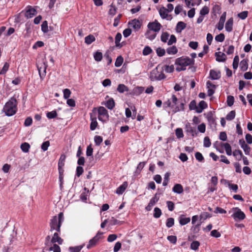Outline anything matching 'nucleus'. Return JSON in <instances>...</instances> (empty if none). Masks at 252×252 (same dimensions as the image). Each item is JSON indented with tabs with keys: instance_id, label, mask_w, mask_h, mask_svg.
Returning <instances> with one entry per match:
<instances>
[{
	"instance_id": "obj_44",
	"label": "nucleus",
	"mask_w": 252,
	"mask_h": 252,
	"mask_svg": "<svg viewBox=\"0 0 252 252\" xmlns=\"http://www.w3.org/2000/svg\"><path fill=\"white\" fill-rule=\"evenodd\" d=\"M97 125L98 124L96 121V119L95 118L92 119V121L90 124V129L92 130H94L97 127Z\"/></svg>"
},
{
	"instance_id": "obj_29",
	"label": "nucleus",
	"mask_w": 252,
	"mask_h": 252,
	"mask_svg": "<svg viewBox=\"0 0 252 252\" xmlns=\"http://www.w3.org/2000/svg\"><path fill=\"white\" fill-rule=\"evenodd\" d=\"M221 146L224 147L226 153L228 156H231L232 154L231 147L229 144L228 143H221Z\"/></svg>"
},
{
	"instance_id": "obj_34",
	"label": "nucleus",
	"mask_w": 252,
	"mask_h": 252,
	"mask_svg": "<svg viewBox=\"0 0 252 252\" xmlns=\"http://www.w3.org/2000/svg\"><path fill=\"white\" fill-rule=\"evenodd\" d=\"M95 37L93 35L90 34L85 38V42L87 44H90L95 41Z\"/></svg>"
},
{
	"instance_id": "obj_9",
	"label": "nucleus",
	"mask_w": 252,
	"mask_h": 252,
	"mask_svg": "<svg viewBox=\"0 0 252 252\" xmlns=\"http://www.w3.org/2000/svg\"><path fill=\"white\" fill-rule=\"evenodd\" d=\"M36 66L40 77L41 79H42L46 74L47 65L44 62H42L41 63H39V62H38L36 63Z\"/></svg>"
},
{
	"instance_id": "obj_48",
	"label": "nucleus",
	"mask_w": 252,
	"mask_h": 252,
	"mask_svg": "<svg viewBox=\"0 0 252 252\" xmlns=\"http://www.w3.org/2000/svg\"><path fill=\"white\" fill-rule=\"evenodd\" d=\"M94 141L95 145L97 146H99L102 143L103 139L101 136L99 135H96L94 137Z\"/></svg>"
},
{
	"instance_id": "obj_8",
	"label": "nucleus",
	"mask_w": 252,
	"mask_h": 252,
	"mask_svg": "<svg viewBox=\"0 0 252 252\" xmlns=\"http://www.w3.org/2000/svg\"><path fill=\"white\" fill-rule=\"evenodd\" d=\"M98 119L102 122H106L108 120L109 115L107 110L103 107H100L98 109Z\"/></svg>"
},
{
	"instance_id": "obj_62",
	"label": "nucleus",
	"mask_w": 252,
	"mask_h": 252,
	"mask_svg": "<svg viewBox=\"0 0 252 252\" xmlns=\"http://www.w3.org/2000/svg\"><path fill=\"white\" fill-rule=\"evenodd\" d=\"M199 245L200 244L198 241H193L191 243L190 248L194 251H196L197 250Z\"/></svg>"
},
{
	"instance_id": "obj_51",
	"label": "nucleus",
	"mask_w": 252,
	"mask_h": 252,
	"mask_svg": "<svg viewBox=\"0 0 252 252\" xmlns=\"http://www.w3.org/2000/svg\"><path fill=\"white\" fill-rule=\"evenodd\" d=\"M169 36V34L167 32H162V33L161 34V40L163 42H164V43L166 42L168 39Z\"/></svg>"
},
{
	"instance_id": "obj_2",
	"label": "nucleus",
	"mask_w": 252,
	"mask_h": 252,
	"mask_svg": "<svg viewBox=\"0 0 252 252\" xmlns=\"http://www.w3.org/2000/svg\"><path fill=\"white\" fill-rule=\"evenodd\" d=\"M194 63L193 59H191L188 57L178 58L175 61V64L180 65L181 67H177L176 70L178 71L185 70L186 69V66L193 64Z\"/></svg>"
},
{
	"instance_id": "obj_23",
	"label": "nucleus",
	"mask_w": 252,
	"mask_h": 252,
	"mask_svg": "<svg viewBox=\"0 0 252 252\" xmlns=\"http://www.w3.org/2000/svg\"><path fill=\"white\" fill-rule=\"evenodd\" d=\"M128 186L127 183L125 182L116 190V193L118 194H122L126 189Z\"/></svg>"
},
{
	"instance_id": "obj_12",
	"label": "nucleus",
	"mask_w": 252,
	"mask_h": 252,
	"mask_svg": "<svg viewBox=\"0 0 252 252\" xmlns=\"http://www.w3.org/2000/svg\"><path fill=\"white\" fill-rule=\"evenodd\" d=\"M28 10L26 11H22L20 14V18H22V20H24L25 19H28L32 18V6H29L28 7Z\"/></svg>"
},
{
	"instance_id": "obj_33",
	"label": "nucleus",
	"mask_w": 252,
	"mask_h": 252,
	"mask_svg": "<svg viewBox=\"0 0 252 252\" xmlns=\"http://www.w3.org/2000/svg\"><path fill=\"white\" fill-rule=\"evenodd\" d=\"M157 34L153 33L152 32V31H150L149 30L147 31V32L145 33V36L147 38L151 40H153L156 37Z\"/></svg>"
},
{
	"instance_id": "obj_18",
	"label": "nucleus",
	"mask_w": 252,
	"mask_h": 252,
	"mask_svg": "<svg viewBox=\"0 0 252 252\" xmlns=\"http://www.w3.org/2000/svg\"><path fill=\"white\" fill-rule=\"evenodd\" d=\"M185 130L186 132L190 133L192 136H194L197 134L195 128L192 127L189 123L186 125Z\"/></svg>"
},
{
	"instance_id": "obj_59",
	"label": "nucleus",
	"mask_w": 252,
	"mask_h": 252,
	"mask_svg": "<svg viewBox=\"0 0 252 252\" xmlns=\"http://www.w3.org/2000/svg\"><path fill=\"white\" fill-rule=\"evenodd\" d=\"M248 12L247 11H244L239 13L238 17L242 20H244L248 17Z\"/></svg>"
},
{
	"instance_id": "obj_30",
	"label": "nucleus",
	"mask_w": 252,
	"mask_h": 252,
	"mask_svg": "<svg viewBox=\"0 0 252 252\" xmlns=\"http://www.w3.org/2000/svg\"><path fill=\"white\" fill-rule=\"evenodd\" d=\"M31 25H32V24L30 21L26 23V29H25L26 32L24 33L25 36H27V37L30 36L31 33L32 32Z\"/></svg>"
},
{
	"instance_id": "obj_5",
	"label": "nucleus",
	"mask_w": 252,
	"mask_h": 252,
	"mask_svg": "<svg viewBox=\"0 0 252 252\" xmlns=\"http://www.w3.org/2000/svg\"><path fill=\"white\" fill-rule=\"evenodd\" d=\"M178 101L179 100L176 96L175 94H172L170 99L163 103V107L165 108H171L173 109V112L174 113L175 107L178 106Z\"/></svg>"
},
{
	"instance_id": "obj_57",
	"label": "nucleus",
	"mask_w": 252,
	"mask_h": 252,
	"mask_svg": "<svg viewBox=\"0 0 252 252\" xmlns=\"http://www.w3.org/2000/svg\"><path fill=\"white\" fill-rule=\"evenodd\" d=\"M239 61V58L238 56L237 55L234 58L233 64H232L233 68L234 69H236V68H237L238 66Z\"/></svg>"
},
{
	"instance_id": "obj_50",
	"label": "nucleus",
	"mask_w": 252,
	"mask_h": 252,
	"mask_svg": "<svg viewBox=\"0 0 252 252\" xmlns=\"http://www.w3.org/2000/svg\"><path fill=\"white\" fill-rule=\"evenodd\" d=\"M161 215V210L158 207L155 208L154 217L155 218L157 219V218H159L160 217Z\"/></svg>"
},
{
	"instance_id": "obj_39",
	"label": "nucleus",
	"mask_w": 252,
	"mask_h": 252,
	"mask_svg": "<svg viewBox=\"0 0 252 252\" xmlns=\"http://www.w3.org/2000/svg\"><path fill=\"white\" fill-rule=\"evenodd\" d=\"M84 245H81L78 246H75L74 247H69V250L70 252H79L81 249L83 248Z\"/></svg>"
},
{
	"instance_id": "obj_31",
	"label": "nucleus",
	"mask_w": 252,
	"mask_h": 252,
	"mask_svg": "<svg viewBox=\"0 0 252 252\" xmlns=\"http://www.w3.org/2000/svg\"><path fill=\"white\" fill-rule=\"evenodd\" d=\"M115 103L114 99L111 98L106 101L105 106L108 109L112 110L115 107Z\"/></svg>"
},
{
	"instance_id": "obj_37",
	"label": "nucleus",
	"mask_w": 252,
	"mask_h": 252,
	"mask_svg": "<svg viewBox=\"0 0 252 252\" xmlns=\"http://www.w3.org/2000/svg\"><path fill=\"white\" fill-rule=\"evenodd\" d=\"M190 220V219L189 218H185L181 216L179 218V222L180 224L182 225H184L188 223Z\"/></svg>"
},
{
	"instance_id": "obj_6",
	"label": "nucleus",
	"mask_w": 252,
	"mask_h": 252,
	"mask_svg": "<svg viewBox=\"0 0 252 252\" xmlns=\"http://www.w3.org/2000/svg\"><path fill=\"white\" fill-rule=\"evenodd\" d=\"M232 210L234 213L231 216L235 221L242 220L246 218L245 214L239 208H233Z\"/></svg>"
},
{
	"instance_id": "obj_16",
	"label": "nucleus",
	"mask_w": 252,
	"mask_h": 252,
	"mask_svg": "<svg viewBox=\"0 0 252 252\" xmlns=\"http://www.w3.org/2000/svg\"><path fill=\"white\" fill-rule=\"evenodd\" d=\"M66 156L64 154L61 155L58 162L59 171H64L63 167L64 165V162Z\"/></svg>"
},
{
	"instance_id": "obj_10",
	"label": "nucleus",
	"mask_w": 252,
	"mask_h": 252,
	"mask_svg": "<svg viewBox=\"0 0 252 252\" xmlns=\"http://www.w3.org/2000/svg\"><path fill=\"white\" fill-rule=\"evenodd\" d=\"M103 233L98 232L96 235L89 241V244L87 246V249H90L94 247L99 240L100 236Z\"/></svg>"
},
{
	"instance_id": "obj_55",
	"label": "nucleus",
	"mask_w": 252,
	"mask_h": 252,
	"mask_svg": "<svg viewBox=\"0 0 252 252\" xmlns=\"http://www.w3.org/2000/svg\"><path fill=\"white\" fill-rule=\"evenodd\" d=\"M211 145L210 138L208 136L205 137L203 141V145L205 147H209Z\"/></svg>"
},
{
	"instance_id": "obj_3",
	"label": "nucleus",
	"mask_w": 252,
	"mask_h": 252,
	"mask_svg": "<svg viewBox=\"0 0 252 252\" xmlns=\"http://www.w3.org/2000/svg\"><path fill=\"white\" fill-rule=\"evenodd\" d=\"M56 242H58L59 244H61L63 243V240L59 236L58 233L54 234V236L50 242V245L49 247L46 248V251L61 252L60 248L58 245L55 244Z\"/></svg>"
},
{
	"instance_id": "obj_28",
	"label": "nucleus",
	"mask_w": 252,
	"mask_h": 252,
	"mask_svg": "<svg viewBox=\"0 0 252 252\" xmlns=\"http://www.w3.org/2000/svg\"><path fill=\"white\" fill-rule=\"evenodd\" d=\"M186 27V24H185L183 22H179L176 27V32L178 33H180L182 30L185 29Z\"/></svg>"
},
{
	"instance_id": "obj_47",
	"label": "nucleus",
	"mask_w": 252,
	"mask_h": 252,
	"mask_svg": "<svg viewBox=\"0 0 252 252\" xmlns=\"http://www.w3.org/2000/svg\"><path fill=\"white\" fill-rule=\"evenodd\" d=\"M144 90V88L142 87H137L133 90V93L136 95H139Z\"/></svg>"
},
{
	"instance_id": "obj_56",
	"label": "nucleus",
	"mask_w": 252,
	"mask_h": 252,
	"mask_svg": "<svg viewBox=\"0 0 252 252\" xmlns=\"http://www.w3.org/2000/svg\"><path fill=\"white\" fill-rule=\"evenodd\" d=\"M212 217V215L207 212H203L201 213L200 215V220H205L208 218H211Z\"/></svg>"
},
{
	"instance_id": "obj_40",
	"label": "nucleus",
	"mask_w": 252,
	"mask_h": 252,
	"mask_svg": "<svg viewBox=\"0 0 252 252\" xmlns=\"http://www.w3.org/2000/svg\"><path fill=\"white\" fill-rule=\"evenodd\" d=\"M122 38V34L118 32L116 34V37H115V44L116 46L117 47H121V45H120V41Z\"/></svg>"
},
{
	"instance_id": "obj_38",
	"label": "nucleus",
	"mask_w": 252,
	"mask_h": 252,
	"mask_svg": "<svg viewBox=\"0 0 252 252\" xmlns=\"http://www.w3.org/2000/svg\"><path fill=\"white\" fill-rule=\"evenodd\" d=\"M30 145L26 142H25L24 143H22L21 145V149L22 150L23 152L25 153H27L29 151L30 148Z\"/></svg>"
},
{
	"instance_id": "obj_36",
	"label": "nucleus",
	"mask_w": 252,
	"mask_h": 252,
	"mask_svg": "<svg viewBox=\"0 0 252 252\" xmlns=\"http://www.w3.org/2000/svg\"><path fill=\"white\" fill-rule=\"evenodd\" d=\"M166 51L168 54L174 55L177 53L178 49L175 46H172L168 48Z\"/></svg>"
},
{
	"instance_id": "obj_17",
	"label": "nucleus",
	"mask_w": 252,
	"mask_h": 252,
	"mask_svg": "<svg viewBox=\"0 0 252 252\" xmlns=\"http://www.w3.org/2000/svg\"><path fill=\"white\" fill-rule=\"evenodd\" d=\"M226 18V12H224L220 16L219 23L217 25V29L219 31H221L223 28L224 23Z\"/></svg>"
},
{
	"instance_id": "obj_22",
	"label": "nucleus",
	"mask_w": 252,
	"mask_h": 252,
	"mask_svg": "<svg viewBox=\"0 0 252 252\" xmlns=\"http://www.w3.org/2000/svg\"><path fill=\"white\" fill-rule=\"evenodd\" d=\"M207 104L205 101H201L198 104L197 109H196V112L198 113H201L204 109L207 107Z\"/></svg>"
},
{
	"instance_id": "obj_54",
	"label": "nucleus",
	"mask_w": 252,
	"mask_h": 252,
	"mask_svg": "<svg viewBox=\"0 0 252 252\" xmlns=\"http://www.w3.org/2000/svg\"><path fill=\"white\" fill-rule=\"evenodd\" d=\"M209 12V8L207 6H205L200 10V14L203 16H204V15L208 14Z\"/></svg>"
},
{
	"instance_id": "obj_41",
	"label": "nucleus",
	"mask_w": 252,
	"mask_h": 252,
	"mask_svg": "<svg viewBox=\"0 0 252 252\" xmlns=\"http://www.w3.org/2000/svg\"><path fill=\"white\" fill-rule=\"evenodd\" d=\"M233 156L237 157L239 156V158H237V160H240L243 157V153L242 151L240 150H235L233 152Z\"/></svg>"
},
{
	"instance_id": "obj_25",
	"label": "nucleus",
	"mask_w": 252,
	"mask_h": 252,
	"mask_svg": "<svg viewBox=\"0 0 252 252\" xmlns=\"http://www.w3.org/2000/svg\"><path fill=\"white\" fill-rule=\"evenodd\" d=\"M210 76L213 80L218 79L220 77V72H217L214 70H211L210 71Z\"/></svg>"
},
{
	"instance_id": "obj_24",
	"label": "nucleus",
	"mask_w": 252,
	"mask_h": 252,
	"mask_svg": "<svg viewBox=\"0 0 252 252\" xmlns=\"http://www.w3.org/2000/svg\"><path fill=\"white\" fill-rule=\"evenodd\" d=\"M207 118L211 126L215 127L216 125V120L212 113L210 112L208 113Z\"/></svg>"
},
{
	"instance_id": "obj_27",
	"label": "nucleus",
	"mask_w": 252,
	"mask_h": 252,
	"mask_svg": "<svg viewBox=\"0 0 252 252\" xmlns=\"http://www.w3.org/2000/svg\"><path fill=\"white\" fill-rule=\"evenodd\" d=\"M172 190L173 192H174L175 193L180 194L183 192L184 189H183V186L181 184H175L174 185V186L173 187V188L172 189Z\"/></svg>"
},
{
	"instance_id": "obj_60",
	"label": "nucleus",
	"mask_w": 252,
	"mask_h": 252,
	"mask_svg": "<svg viewBox=\"0 0 252 252\" xmlns=\"http://www.w3.org/2000/svg\"><path fill=\"white\" fill-rule=\"evenodd\" d=\"M225 36L223 33H220L215 37V40L218 42H222L224 41Z\"/></svg>"
},
{
	"instance_id": "obj_15",
	"label": "nucleus",
	"mask_w": 252,
	"mask_h": 252,
	"mask_svg": "<svg viewBox=\"0 0 252 252\" xmlns=\"http://www.w3.org/2000/svg\"><path fill=\"white\" fill-rule=\"evenodd\" d=\"M207 87L208 89V95L212 96L215 93V89H216V85H214L210 81H208L206 83Z\"/></svg>"
},
{
	"instance_id": "obj_13",
	"label": "nucleus",
	"mask_w": 252,
	"mask_h": 252,
	"mask_svg": "<svg viewBox=\"0 0 252 252\" xmlns=\"http://www.w3.org/2000/svg\"><path fill=\"white\" fill-rule=\"evenodd\" d=\"M129 26L132 28L135 31H138L141 28V24L139 20L134 19L129 22Z\"/></svg>"
},
{
	"instance_id": "obj_26",
	"label": "nucleus",
	"mask_w": 252,
	"mask_h": 252,
	"mask_svg": "<svg viewBox=\"0 0 252 252\" xmlns=\"http://www.w3.org/2000/svg\"><path fill=\"white\" fill-rule=\"evenodd\" d=\"M233 20L232 18L229 19L226 24L225 28L227 32H230L232 30V27H233Z\"/></svg>"
},
{
	"instance_id": "obj_1",
	"label": "nucleus",
	"mask_w": 252,
	"mask_h": 252,
	"mask_svg": "<svg viewBox=\"0 0 252 252\" xmlns=\"http://www.w3.org/2000/svg\"><path fill=\"white\" fill-rule=\"evenodd\" d=\"M17 102L16 98L13 96L7 102L3 108V111L8 116H11L16 112Z\"/></svg>"
},
{
	"instance_id": "obj_52",
	"label": "nucleus",
	"mask_w": 252,
	"mask_h": 252,
	"mask_svg": "<svg viewBox=\"0 0 252 252\" xmlns=\"http://www.w3.org/2000/svg\"><path fill=\"white\" fill-rule=\"evenodd\" d=\"M174 224V220L172 218H169L167 219L166 225L167 227L170 228L173 226Z\"/></svg>"
},
{
	"instance_id": "obj_35",
	"label": "nucleus",
	"mask_w": 252,
	"mask_h": 252,
	"mask_svg": "<svg viewBox=\"0 0 252 252\" xmlns=\"http://www.w3.org/2000/svg\"><path fill=\"white\" fill-rule=\"evenodd\" d=\"M248 62L246 60H243L241 61L240 63V66L241 70L244 71L248 69Z\"/></svg>"
},
{
	"instance_id": "obj_21",
	"label": "nucleus",
	"mask_w": 252,
	"mask_h": 252,
	"mask_svg": "<svg viewBox=\"0 0 252 252\" xmlns=\"http://www.w3.org/2000/svg\"><path fill=\"white\" fill-rule=\"evenodd\" d=\"M215 56L216 57V61L219 62H223L226 59L225 54L221 52L215 53Z\"/></svg>"
},
{
	"instance_id": "obj_42",
	"label": "nucleus",
	"mask_w": 252,
	"mask_h": 252,
	"mask_svg": "<svg viewBox=\"0 0 252 252\" xmlns=\"http://www.w3.org/2000/svg\"><path fill=\"white\" fill-rule=\"evenodd\" d=\"M123 61H124L123 58L121 56H118L116 60L115 61V65L116 67L120 66L122 64Z\"/></svg>"
},
{
	"instance_id": "obj_63",
	"label": "nucleus",
	"mask_w": 252,
	"mask_h": 252,
	"mask_svg": "<svg viewBox=\"0 0 252 252\" xmlns=\"http://www.w3.org/2000/svg\"><path fill=\"white\" fill-rule=\"evenodd\" d=\"M157 53L159 57H162L165 54V51L164 49L158 47L156 50Z\"/></svg>"
},
{
	"instance_id": "obj_20",
	"label": "nucleus",
	"mask_w": 252,
	"mask_h": 252,
	"mask_svg": "<svg viewBox=\"0 0 252 252\" xmlns=\"http://www.w3.org/2000/svg\"><path fill=\"white\" fill-rule=\"evenodd\" d=\"M168 12H169L167 11L166 8L164 7H161L159 10V15L162 19H165L169 17L170 19H171L172 17L171 15L168 14Z\"/></svg>"
},
{
	"instance_id": "obj_45",
	"label": "nucleus",
	"mask_w": 252,
	"mask_h": 252,
	"mask_svg": "<svg viewBox=\"0 0 252 252\" xmlns=\"http://www.w3.org/2000/svg\"><path fill=\"white\" fill-rule=\"evenodd\" d=\"M94 57L96 61L99 62L102 59V54L100 52L97 51L94 54Z\"/></svg>"
},
{
	"instance_id": "obj_43",
	"label": "nucleus",
	"mask_w": 252,
	"mask_h": 252,
	"mask_svg": "<svg viewBox=\"0 0 252 252\" xmlns=\"http://www.w3.org/2000/svg\"><path fill=\"white\" fill-rule=\"evenodd\" d=\"M235 117V111L234 110L231 111L228 113L226 116V119L228 121H231L234 119Z\"/></svg>"
},
{
	"instance_id": "obj_53",
	"label": "nucleus",
	"mask_w": 252,
	"mask_h": 252,
	"mask_svg": "<svg viewBox=\"0 0 252 252\" xmlns=\"http://www.w3.org/2000/svg\"><path fill=\"white\" fill-rule=\"evenodd\" d=\"M57 116V113L56 111H52L47 113V117L48 119H51L56 118Z\"/></svg>"
},
{
	"instance_id": "obj_7",
	"label": "nucleus",
	"mask_w": 252,
	"mask_h": 252,
	"mask_svg": "<svg viewBox=\"0 0 252 252\" xmlns=\"http://www.w3.org/2000/svg\"><path fill=\"white\" fill-rule=\"evenodd\" d=\"M150 77L151 81L161 80L165 78V75L163 72H159L156 68L151 71Z\"/></svg>"
},
{
	"instance_id": "obj_14",
	"label": "nucleus",
	"mask_w": 252,
	"mask_h": 252,
	"mask_svg": "<svg viewBox=\"0 0 252 252\" xmlns=\"http://www.w3.org/2000/svg\"><path fill=\"white\" fill-rule=\"evenodd\" d=\"M239 143L241 146V148L244 151L246 155H250L251 151V148L247 144H246L245 141L243 139H240L239 141Z\"/></svg>"
},
{
	"instance_id": "obj_11",
	"label": "nucleus",
	"mask_w": 252,
	"mask_h": 252,
	"mask_svg": "<svg viewBox=\"0 0 252 252\" xmlns=\"http://www.w3.org/2000/svg\"><path fill=\"white\" fill-rule=\"evenodd\" d=\"M147 27L150 31L158 32L161 28V25L157 20H155L154 22H150Z\"/></svg>"
},
{
	"instance_id": "obj_19",
	"label": "nucleus",
	"mask_w": 252,
	"mask_h": 252,
	"mask_svg": "<svg viewBox=\"0 0 252 252\" xmlns=\"http://www.w3.org/2000/svg\"><path fill=\"white\" fill-rule=\"evenodd\" d=\"M157 194L156 193L154 197H153L150 201L148 205L146 207V210L147 211H150L155 203L158 201L159 198L157 196Z\"/></svg>"
},
{
	"instance_id": "obj_49",
	"label": "nucleus",
	"mask_w": 252,
	"mask_h": 252,
	"mask_svg": "<svg viewBox=\"0 0 252 252\" xmlns=\"http://www.w3.org/2000/svg\"><path fill=\"white\" fill-rule=\"evenodd\" d=\"M184 105L185 104L184 102H180L179 105H178V106H176V107H175L174 109V113L179 112L181 110H184Z\"/></svg>"
},
{
	"instance_id": "obj_4",
	"label": "nucleus",
	"mask_w": 252,
	"mask_h": 252,
	"mask_svg": "<svg viewBox=\"0 0 252 252\" xmlns=\"http://www.w3.org/2000/svg\"><path fill=\"white\" fill-rule=\"evenodd\" d=\"M63 220V213L60 212L58 217L54 216L50 220V226L51 227V231L56 230L58 232H60V227L61 223Z\"/></svg>"
},
{
	"instance_id": "obj_46",
	"label": "nucleus",
	"mask_w": 252,
	"mask_h": 252,
	"mask_svg": "<svg viewBox=\"0 0 252 252\" xmlns=\"http://www.w3.org/2000/svg\"><path fill=\"white\" fill-rule=\"evenodd\" d=\"M41 30L44 33H47L48 31V23L46 21H44L41 24Z\"/></svg>"
},
{
	"instance_id": "obj_64",
	"label": "nucleus",
	"mask_w": 252,
	"mask_h": 252,
	"mask_svg": "<svg viewBox=\"0 0 252 252\" xmlns=\"http://www.w3.org/2000/svg\"><path fill=\"white\" fill-rule=\"evenodd\" d=\"M175 133L178 138H182L184 136L182 129L181 128H178L175 130Z\"/></svg>"
},
{
	"instance_id": "obj_61",
	"label": "nucleus",
	"mask_w": 252,
	"mask_h": 252,
	"mask_svg": "<svg viewBox=\"0 0 252 252\" xmlns=\"http://www.w3.org/2000/svg\"><path fill=\"white\" fill-rule=\"evenodd\" d=\"M234 102V98L232 95H228L227 98V103L228 106H231Z\"/></svg>"
},
{
	"instance_id": "obj_58",
	"label": "nucleus",
	"mask_w": 252,
	"mask_h": 252,
	"mask_svg": "<svg viewBox=\"0 0 252 252\" xmlns=\"http://www.w3.org/2000/svg\"><path fill=\"white\" fill-rule=\"evenodd\" d=\"M9 65L7 63H5L1 69V70L0 71V75L4 74H5L7 71L8 70L9 68Z\"/></svg>"
},
{
	"instance_id": "obj_32",
	"label": "nucleus",
	"mask_w": 252,
	"mask_h": 252,
	"mask_svg": "<svg viewBox=\"0 0 252 252\" xmlns=\"http://www.w3.org/2000/svg\"><path fill=\"white\" fill-rule=\"evenodd\" d=\"M117 91L120 93H123L125 92L128 91V89L126 85L121 84L118 85Z\"/></svg>"
}]
</instances>
